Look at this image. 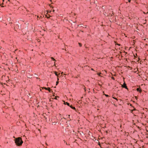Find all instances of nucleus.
Wrapping results in <instances>:
<instances>
[{
	"mask_svg": "<svg viewBox=\"0 0 148 148\" xmlns=\"http://www.w3.org/2000/svg\"><path fill=\"white\" fill-rule=\"evenodd\" d=\"M69 106L73 109L75 110L76 109L72 105L70 106Z\"/></svg>",
	"mask_w": 148,
	"mask_h": 148,
	"instance_id": "423d86ee",
	"label": "nucleus"
},
{
	"mask_svg": "<svg viewBox=\"0 0 148 148\" xmlns=\"http://www.w3.org/2000/svg\"><path fill=\"white\" fill-rule=\"evenodd\" d=\"M57 79H58V81L59 80V78H58Z\"/></svg>",
	"mask_w": 148,
	"mask_h": 148,
	"instance_id": "a211bd4d",
	"label": "nucleus"
},
{
	"mask_svg": "<svg viewBox=\"0 0 148 148\" xmlns=\"http://www.w3.org/2000/svg\"><path fill=\"white\" fill-rule=\"evenodd\" d=\"M51 58L52 60H54V61H55V59H54L53 58V57H51Z\"/></svg>",
	"mask_w": 148,
	"mask_h": 148,
	"instance_id": "9b49d317",
	"label": "nucleus"
},
{
	"mask_svg": "<svg viewBox=\"0 0 148 148\" xmlns=\"http://www.w3.org/2000/svg\"><path fill=\"white\" fill-rule=\"evenodd\" d=\"M122 86L124 88H125L126 89H128L127 86H126V84L125 82H124L123 84L122 85Z\"/></svg>",
	"mask_w": 148,
	"mask_h": 148,
	"instance_id": "7ed1b4c3",
	"label": "nucleus"
},
{
	"mask_svg": "<svg viewBox=\"0 0 148 148\" xmlns=\"http://www.w3.org/2000/svg\"><path fill=\"white\" fill-rule=\"evenodd\" d=\"M113 98L114 99H115L117 101L118 100V99H117L116 98H115V97H113Z\"/></svg>",
	"mask_w": 148,
	"mask_h": 148,
	"instance_id": "f8f14e48",
	"label": "nucleus"
},
{
	"mask_svg": "<svg viewBox=\"0 0 148 148\" xmlns=\"http://www.w3.org/2000/svg\"><path fill=\"white\" fill-rule=\"evenodd\" d=\"M104 8L105 9L106 8V7L105 6H103V9H104Z\"/></svg>",
	"mask_w": 148,
	"mask_h": 148,
	"instance_id": "2eb2a0df",
	"label": "nucleus"
},
{
	"mask_svg": "<svg viewBox=\"0 0 148 148\" xmlns=\"http://www.w3.org/2000/svg\"><path fill=\"white\" fill-rule=\"evenodd\" d=\"M112 14H113V12L112 11H110L109 10L108 16H112Z\"/></svg>",
	"mask_w": 148,
	"mask_h": 148,
	"instance_id": "f03ea898",
	"label": "nucleus"
},
{
	"mask_svg": "<svg viewBox=\"0 0 148 148\" xmlns=\"http://www.w3.org/2000/svg\"><path fill=\"white\" fill-rule=\"evenodd\" d=\"M4 1H5V0H3V2H4Z\"/></svg>",
	"mask_w": 148,
	"mask_h": 148,
	"instance_id": "f3484780",
	"label": "nucleus"
},
{
	"mask_svg": "<svg viewBox=\"0 0 148 148\" xmlns=\"http://www.w3.org/2000/svg\"><path fill=\"white\" fill-rule=\"evenodd\" d=\"M109 10L107 12V10H106L105 9L104 10V13L105 14V15H106H106L108 16V12H109Z\"/></svg>",
	"mask_w": 148,
	"mask_h": 148,
	"instance_id": "20e7f679",
	"label": "nucleus"
},
{
	"mask_svg": "<svg viewBox=\"0 0 148 148\" xmlns=\"http://www.w3.org/2000/svg\"><path fill=\"white\" fill-rule=\"evenodd\" d=\"M55 75L56 76H58V74H57V72H55Z\"/></svg>",
	"mask_w": 148,
	"mask_h": 148,
	"instance_id": "6e6552de",
	"label": "nucleus"
},
{
	"mask_svg": "<svg viewBox=\"0 0 148 148\" xmlns=\"http://www.w3.org/2000/svg\"><path fill=\"white\" fill-rule=\"evenodd\" d=\"M2 7H3L4 6H2Z\"/></svg>",
	"mask_w": 148,
	"mask_h": 148,
	"instance_id": "412c9836",
	"label": "nucleus"
},
{
	"mask_svg": "<svg viewBox=\"0 0 148 148\" xmlns=\"http://www.w3.org/2000/svg\"><path fill=\"white\" fill-rule=\"evenodd\" d=\"M105 95L106 97H109V95H108L105 94Z\"/></svg>",
	"mask_w": 148,
	"mask_h": 148,
	"instance_id": "ddd939ff",
	"label": "nucleus"
},
{
	"mask_svg": "<svg viewBox=\"0 0 148 148\" xmlns=\"http://www.w3.org/2000/svg\"><path fill=\"white\" fill-rule=\"evenodd\" d=\"M118 45H120V44H118Z\"/></svg>",
	"mask_w": 148,
	"mask_h": 148,
	"instance_id": "aec40b11",
	"label": "nucleus"
},
{
	"mask_svg": "<svg viewBox=\"0 0 148 148\" xmlns=\"http://www.w3.org/2000/svg\"><path fill=\"white\" fill-rule=\"evenodd\" d=\"M46 89L48 90H49V91H50V89L49 88H46Z\"/></svg>",
	"mask_w": 148,
	"mask_h": 148,
	"instance_id": "1a4fd4ad",
	"label": "nucleus"
},
{
	"mask_svg": "<svg viewBox=\"0 0 148 148\" xmlns=\"http://www.w3.org/2000/svg\"><path fill=\"white\" fill-rule=\"evenodd\" d=\"M131 0H128V1L129 2H130V1Z\"/></svg>",
	"mask_w": 148,
	"mask_h": 148,
	"instance_id": "dca6fc26",
	"label": "nucleus"
},
{
	"mask_svg": "<svg viewBox=\"0 0 148 148\" xmlns=\"http://www.w3.org/2000/svg\"><path fill=\"white\" fill-rule=\"evenodd\" d=\"M136 90L137 91L139 92H142L141 89L140 88H137L136 89Z\"/></svg>",
	"mask_w": 148,
	"mask_h": 148,
	"instance_id": "39448f33",
	"label": "nucleus"
},
{
	"mask_svg": "<svg viewBox=\"0 0 148 148\" xmlns=\"http://www.w3.org/2000/svg\"><path fill=\"white\" fill-rule=\"evenodd\" d=\"M65 104H67L68 106H70V104L67 102L65 103Z\"/></svg>",
	"mask_w": 148,
	"mask_h": 148,
	"instance_id": "0eeeda50",
	"label": "nucleus"
},
{
	"mask_svg": "<svg viewBox=\"0 0 148 148\" xmlns=\"http://www.w3.org/2000/svg\"><path fill=\"white\" fill-rule=\"evenodd\" d=\"M59 82L58 81H57L56 82V85H57L58 84Z\"/></svg>",
	"mask_w": 148,
	"mask_h": 148,
	"instance_id": "4468645a",
	"label": "nucleus"
},
{
	"mask_svg": "<svg viewBox=\"0 0 148 148\" xmlns=\"http://www.w3.org/2000/svg\"><path fill=\"white\" fill-rule=\"evenodd\" d=\"M79 46H80V47H81L82 46V45H81V43H79Z\"/></svg>",
	"mask_w": 148,
	"mask_h": 148,
	"instance_id": "9d476101",
	"label": "nucleus"
},
{
	"mask_svg": "<svg viewBox=\"0 0 148 148\" xmlns=\"http://www.w3.org/2000/svg\"><path fill=\"white\" fill-rule=\"evenodd\" d=\"M112 78L114 79V78L113 77H112Z\"/></svg>",
	"mask_w": 148,
	"mask_h": 148,
	"instance_id": "6ab92c4d",
	"label": "nucleus"
},
{
	"mask_svg": "<svg viewBox=\"0 0 148 148\" xmlns=\"http://www.w3.org/2000/svg\"><path fill=\"white\" fill-rule=\"evenodd\" d=\"M15 141L16 145L18 146L21 145L23 143V141L21 137H18L16 138L15 139Z\"/></svg>",
	"mask_w": 148,
	"mask_h": 148,
	"instance_id": "f257e3e1",
	"label": "nucleus"
}]
</instances>
